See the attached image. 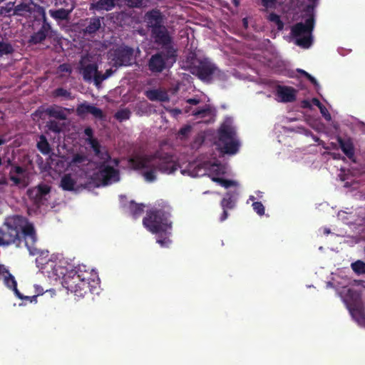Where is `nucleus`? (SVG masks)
I'll list each match as a JSON object with an SVG mask.
<instances>
[{
	"label": "nucleus",
	"mask_w": 365,
	"mask_h": 365,
	"mask_svg": "<svg viewBox=\"0 0 365 365\" xmlns=\"http://www.w3.org/2000/svg\"><path fill=\"white\" fill-rule=\"evenodd\" d=\"M22 238L30 255H36L39 252L36 247L37 235L33 223L27 218L15 215L10 218L0 229V245H15L20 247Z\"/></svg>",
	"instance_id": "f257e3e1"
},
{
	"label": "nucleus",
	"mask_w": 365,
	"mask_h": 365,
	"mask_svg": "<svg viewBox=\"0 0 365 365\" xmlns=\"http://www.w3.org/2000/svg\"><path fill=\"white\" fill-rule=\"evenodd\" d=\"M130 163L136 170L150 169L143 173L145 180L149 182L155 180L156 170L171 174L175 173L179 167L173 155L162 150H158L153 155L131 158Z\"/></svg>",
	"instance_id": "f03ea898"
},
{
	"label": "nucleus",
	"mask_w": 365,
	"mask_h": 365,
	"mask_svg": "<svg viewBox=\"0 0 365 365\" xmlns=\"http://www.w3.org/2000/svg\"><path fill=\"white\" fill-rule=\"evenodd\" d=\"M170 212L171 208L168 205L160 208H152L147 211L143 224L152 233L165 232L172 227V222L170 221Z\"/></svg>",
	"instance_id": "7ed1b4c3"
},
{
	"label": "nucleus",
	"mask_w": 365,
	"mask_h": 365,
	"mask_svg": "<svg viewBox=\"0 0 365 365\" xmlns=\"http://www.w3.org/2000/svg\"><path fill=\"white\" fill-rule=\"evenodd\" d=\"M90 274L82 272L80 268L67 272L63 277L62 285L78 298L83 297L91 292Z\"/></svg>",
	"instance_id": "20e7f679"
},
{
	"label": "nucleus",
	"mask_w": 365,
	"mask_h": 365,
	"mask_svg": "<svg viewBox=\"0 0 365 365\" xmlns=\"http://www.w3.org/2000/svg\"><path fill=\"white\" fill-rule=\"evenodd\" d=\"M177 56V50L174 47L161 49L149 58L148 70L153 73H159L165 69H170L176 62Z\"/></svg>",
	"instance_id": "39448f33"
},
{
	"label": "nucleus",
	"mask_w": 365,
	"mask_h": 365,
	"mask_svg": "<svg viewBox=\"0 0 365 365\" xmlns=\"http://www.w3.org/2000/svg\"><path fill=\"white\" fill-rule=\"evenodd\" d=\"M219 150L221 153L229 155L236 154L240 143L237 138L234 127L228 124H222L218 130Z\"/></svg>",
	"instance_id": "423d86ee"
},
{
	"label": "nucleus",
	"mask_w": 365,
	"mask_h": 365,
	"mask_svg": "<svg viewBox=\"0 0 365 365\" xmlns=\"http://www.w3.org/2000/svg\"><path fill=\"white\" fill-rule=\"evenodd\" d=\"M314 28V19L310 16L305 22H299L292 26V35L296 38V44L303 48H309L313 43L312 31Z\"/></svg>",
	"instance_id": "0eeeda50"
},
{
	"label": "nucleus",
	"mask_w": 365,
	"mask_h": 365,
	"mask_svg": "<svg viewBox=\"0 0 365 365\" xmlns=\"http://www.w3.org/2000/svg\"><path fill=\"white\" fill-rule=\"evenodd\" d=\"M192 69V73L205 82L210 83L215 77L219 79H223L225 77L224 72L208 58L198 60Z\"/></svg>",
	"instance_id": "6e6552de"
},
{
	"label": "nucleus",
	"mask_w": 365,
	"mask_h": 365,
	"mask_svg": "<svg viewBox=\"0 0 365 365\" xmlns=\"http://www.w3.org/2000/svg\"><path fill=\"white\" fill-rule=\"evenodd\" d=\"M133 56L134 49L125 44H121L110 51V58L115 67L131 66Z\"/></svg>",
	"instance_id": "1a4fd4ad"
},
{
	"label": "nucleus",
	"mask_w": 365,
	"mask_h": 365,
	"mask_svg": "<svg viewBox=\"0 0 365 365\" xmlns=\"http://www.w3.org/2000/svg\"><path fill=\"white\" fill-rule=\"evenodd\" d=\"M93 179L98 181L103 185H107L119 180V171L110 165L102 163L99 166L98 170L93 173Z\"/></svg>",
	"instance_id": "9d476101"
},
{
	"label": "nucleus",
	"mask_w": 365,
	"mask_h": 365,
	"mask_svg": "<svg viewBox=\"0 0 365 365\" xmlns=\"http://www.w3.org/2000/svg\"><path fill=\"white\" fill-rule=\"evenodd\" d=\"M4 277V283L9 289H12L15 295L21 299H27L31 302L34 299H36L37 296L34 295L33 297L24 296L17 289V282L14 277L9 272L4 265L0 264V277Z\"/></svg>",
	"instance_id": "9b49d317"
},
{
	"label": "nucleus",
	"mask_w": 365,
	"mask_h": 365,
	"mask_svg": "<svg viewBox=\"0 0 365 365\" xmlns=\"http://www.w3.org/2000/svg\"><path fill=\"white\" fill-rule=\"evenodd\" d=\"M150 31L151 36L154 38L155 43L161 46V49H167L170 47H174L173 44V38L165 25L161 27L152 29Z\"/></svg>",
	"instance_id": "f8f14e48"
},
{
	"label": "nucleus",
	"mask_w": 365,
	"mask_h": 365,
	"mask_svg": "<svg viewBox=\"0 0 365 365\" xmlns=\"http://www.w3.org/2000/svg\"><path fill=\"white\" fill-rule=\"evenodd\" d=\"M239 193L237 190L227 192L220 202L222 212L220 217V221L223 222L228 217V210L235 207Z\"/></svg>",
	"instance_id": "ddd939ff"
},
{
	"label": "nucleus",
	"mask_w": 365,
	"mask_h": 365,
	"mask_svg": "<svg viewBox=\"0 0 365 365\" xmlns=\"http://www.w3.org/2000/svg\"><path fill=\"white\" fill-rule=\"evenodd\" d=\"M164 20L163 14L158 9H151L145 14V21L150 31L164 26Z\"/></svg>",
	"instance_id": "4468645a"
},
{
	"label": "nucleus",
	"mask_w": 365,
	"mask_h": 365,
	"mask_svg": "<svg viewBox=\"0 0 365 365\" xmlns=\"http://www.w3.org/2000/svg\"><path fill=\"white\" fill-rule=\"evenodd\" d=\"M296 90L290 86H279L277 88V96L284 103H290L296 100Z\"/></svg>",
	"instance_id": "2eb2a0df"
},
{
	"label": "nucleus",
	"mask_w": 365,
	"mask_h": 365,
	"mask_svg": "<svg viewBox=\"0 0 365 365\" xmlns=\"http://www.w3.org/2000/svg\"><path fill=\"white\" fill-rule=\"evenodd\" d=\"M51 191V187L47 185H39L35 187L29 189L27 194L29 197L34 199L35 202H39Z\"/></svg>",
	"instance_id": "dca6fc26"
},
{
	"label": "nucleus",
	"mask_w": 365,
	"mask_h": 365,
	"mask_svg": "<svg viewBox=\"0 0 365 365\" xmlns=\"http://www.w3.org/2000/svg\"><path fill=\"white\" fill-rule=\"evenodd\" d=\"M7 163L8 165L11 166V170L9 172V179L14 182L15 185H21L24 180L19 176L25 173V168L21 166L13 164L9 159L7 160Z\"/></svg>",
	"instance_id": "f3484780"
},
{
	"label": "nucleus",
	"mask_w": 365,
	"mask_h": 365,
	"mask_svg": "<svg viewBox=\"0 0 365 365\" xmlns=\"http://www.w3.org/2000/svg\"><path fill=\"white\" fill-rule=\"evenodd\" d=\"M146 97L152 101L168 102L170 101L168 93L160 89H152L145 92Z\"/></svg>",
	"instance_id": "a211bd4d"
},
{
	"label": "nucleus",
	"mask_w": 365,
	"mask_h": 365,
	"mask_svg": "<svg viewBox=\"0 0 365 365\" xmlns=\"http://www.w3.org/2000/svg\"><path fill=\"white\" fill-rule=\"evenodd\" d=\"M337 141L342 152L348 158L352 159L354 157V147L351 140L350 138L344 140L338 137Z\"/></svg>",
	"instance_id": "6ab92c4d"
},
{
	"label": "nucleus",
	"mask_w": 365,
	"mask_h": 365,
	"mask_svg": "<svg viewBox=\"0 0 365 365\" xmlns=\"http://www.w3.org/2000/svg\"><path fill=\"white\" fill-rule=\"evenodd\" d=\"M98 66L96 63H89L81 68V73L86 81H94V78L98 73Z\"/></svg>",
	"instance_id": "aec40b11"
},
{
	"label": "nucleus",
	"mask_w": 365,
	"mask_h": 365,
	"mask_svg": "<svg viewBox=\"0 0 365 365\" xmlns=\"http://www.w3.org/2000/svg\"><path fill=\"white\" fill-rule=\"evenodd\" d=\"M51 31L52 29H47L46 28L43 29V27L41 26L38 31L34 32L30 36L29 42L32 44L41 43L46 38L49 33Z\"/></svg>",
	"instance_id": "412c9836"
},
{
	"label": "nucleus",
	"mask_w": 365,
	"mask_h": 365,
	"mask_svg": "<svg viewBox=\"0 0 365 365\" xmlns=\"http://www.w3.org/2000/svg\"><path fill=\"white\" fill-rule=\"evenodd\" d=\"M71 10L61 8L58 9H50L49 15L57 22L61 21H68Z\"/></svg>",
	"instance_id": "4be33fe9"
},
{
	"label": "nucleus",
	"mask_w": 365,
	"mask_h": 365,
	"mask_svg": "<svg viewBox=\"0 0 365 365\" xmlns=\"http://www.w3.org/2000/svg\"><path fill=\"white\" fill-rule=\"evenodd\" d=\"M66 109L65 108H61L56 106H53L47 108L46 109V113L52 118H54L58 120H66V114L65 113V110Z\"/></svg>",
	"instance_id": "5701e85b"
},
{
	"label": "nucleus",
	"mask_w": 365,
	"mask_h": 365,
	"mask_svg": "<svg viewBox=\"0 0 365 365\" xmlns=\"http://www.w3.org/2000/svg\"><path fill=\"white\" fill-rule=\"evenodd\" d=\"M76 181L71 177V174H65L61 179L60 187L65 191L75 190Z\"/></svg>",
	"instance_id": "b1692460"
},
{
	"label": "nucleus",
	"mask_w": 365,
	"mask_h": 365,
	"mask_svg": "<svg viewBox=\"0 0 365 365\" xmlns=\"http://www.w3.org/2000/svg\"><path fill=\"white\" fill-rule=\"evenodd\" d=\"M115 6V0H98L96 3L91 4V8L97 11L106 10L108 11L112 10Z\"/></svg>",
	"instance_id": "393cba45"
},
{
	"label": "nucleus",
	"mask_w": 365,
	"mask_h": 365,
	"mask_svg": "<svg viewBox=\"0 0 365 365\" xmlns=\"http://www.w3.org/2000/svg\"><path fill=\"white\" fill-rule=\"evenodd\" d=\"M101 26L100 17L91 18L88 26L84 29V33L90 35L94 34L99 30Z\"/></svg>",
	"instance_id": "a878e982"
},
{
	"label": "nucleus",
	"mask_w": 365,
	"mask_h": 365,
	"mask_svg": "<svg viewBox=\"0 0 365 365\" xmlns=\"http://www.w3.org/2000/svg\"><path fill=\"white\" fill-rule=\"evenodd\" d=\"M144 205L141 203H136L135 201L131 200L129 202L128 209L130 215L134 217H138L144 211Z\"/></svg>",
	"instance_id": "bb28decb"
},
{
	"label": "nucleus",
	"mask_w": 365,
	"mask_h": 365,
	"mask_svg": "<svg viewBox=\"0 0 365 365\" xmlns=\"http://www.w3.org/2000/svg\"><path fill=\"white\" fill-rule=\"evenodd\" d=\"M37 148L43 155H47L51 152L50 145L44 135L39 136V140L37 142Z\"/></svg>",
	"instance_id": "cd10ccee"
},
{
	"label": "nucleus",
	"mask_w": 365,
	"mask_h": 365,
	"mask_svg": "<svg viewBox=\"0 0 365 365\" xmlns=\"http://www.w3.org/2000/svg\"><path fill=\"white\" fill-rule=\"evenodd\" d=\"M91 107L92 105L87 103H83L78 105L76 108L77 115H78L81 118L85 117L87 114L90 113Z\"/></svg>",
	"instance_id": "c85d7f7f"
},
{
	"label": "nucleus",
	"mask_w": 365,
	"mask_h": 365,
	"mask_svg": "<svg viewBox=\"0 0 365 365\" xmlns=\"http://www.w3.org/2000/svg\"><path fill=\"white\" fill-rule=\"evenodd\" d=\"M31 11V9L29 4L21 3L15 6L14 10V14L23 16L25 13H30Z\"/></svg>",
	"instance_id": "c756f323"
},
{
	"label": "nucleus",
	"mask_w": 365,
	"mask_h": 365,
	"mask_svg": "<svg viewBox=\"0 0 365 365\" xmlns=\"http://www.w3.org/2000/svg\"><path fill=\"white\" fill-rule=\"evenodd\" d=\"M158 239L157 242L162 247H168L169 245L171 243V240L169 239V237L168 236V231L165 232H160L158 233Z\"/></svg>",
	"instance_id": "7c9ffc66"
},
{
	"label": "nucleus",
	"mask_w": 365,
	"mask_h": 365,
	"mask_svg": "<svg viewBox=\"0 0 365 365\" xmlns=\"http://www.w3.org/2000/svg\"><path fill=\"white\" fill-rule=\"evenodd\" d=\"M267 19L269 21L275 24L278 30H282L284 29V23L282 22V21L280 19V16L278 14L272 12L267 16Z\"/></svg>",
	"instance_id": "2f4dec72"
},
{
	"label": "nucleus",
	"mask_w": 365,
	"mask_h": 365,
	"mask_svg": "<svg viewBox=\"0 0 365 365\" xmlns=\"http://www.w3.org/2000/svg\"><path fill=\"white\" fill-rule=\"evenodd\" d=\"M351 269L357 274H365V262L357 260L351 264Z\"/></svg>",
	"instance_id": "473e14b6"
},
{
	"label": "nucleus",
	"mask_w": 365,
	"mask_h": 365,
	"mask_svg": "<svg viewBox=\"0 0 365 365\" xmlns=\"http://www.w3.org/2000/svg\"><path fill=\"white\" fill-rule=\"evenodd\" d=\"M14 52V48L9 43L0 41V56L11 54Z\"/></svg>",
	"instance_id": "72a5a7b5"
},
{
	"label": "nucleus",
	"mask_w": 365,
	"mask_h": 365,
	"mask_svg": "<svg viewBox=\"0 0 365 365\" xmlns=\"http://www.w3.org/2000/svg\"><path fill=\"white\" fill-rule=\"evenodd\" d=\"M349 309L353 316L357 314L362 319H365V316L363 312L362 306L359 302H356L353 306H351L349 308Z\"/></svg>",
	"instance_id": "f704fd0d"
},
{
	"label": "nucleus",
	"mask_w": 365,
	"mask_h": 365,
	"mask_svg": "<svg viewBox=\"0 0 365 365\" xmlns=\"http://www.w3.org/2000/svg\"><path fill=\"white\" fill-rule=\"evenodd\" d=\"M130 114L131 113L128 109H122L115 113V118L120 122H122L129 119Z\"/></svg>",
	"instance_id": "c9c22d12"
},
{
	"label": "nucleus",
	"mask_w": 365,
	"mask_h": 365,
	"mask_svg": "<svg viewBox=\"0 0 365 365\" xmlns=\"http://www.w3.org/2000/svg\"><path fill=\"white\" fill-rule=\"evenodd\" d=\"M86 142L90 145L92 148L94 155H98L99 153L100 149L102 148L101 145L98 142V139H86Z\"/></svg>",
	"instance_id": "e433bc0d"
},
{
	"label": "nucleus",
	"mask_w": 365,
	"mask_h": 365,
	"mask_svg": "<svg viewBox=\"0 0 365 365\" xmlns=\"http://www.w3.org/2000/svg\"><path fill=\"white\" fill-rule=\"evenodd\" d=\"M53 96L55 97H64L67 99H71V93L63 88H58L53 91Z\"/></svg>",
	"instance_id": "4c0bfd02"
},
{
	"label": "nucleus",
	"mask_w": 365,
	"mask_h": 365,
	"mask_svg": "<svg viewBox=\"0 0 365 365\" xmlns=\"http://www.w3.org/2000/svg\"><path fill=\"white\" fill-rule=\"evenodd\" d=\"M97 158H98L100 160H103V163H108L110 160V155L108 153V151L106 150V148L102 147L101 149L99 150V153L98 155H95Z\"/></svg>",
	"instance_id": "58836bf2"
},
{
	"label": "nucleus",
	"mask_w": 365,
	"mask_h": 365,
	"mask_svg": "<svg viewBox=\"0 0 365 365\" xmlns=\"http://www.w3.org/2000/svg\"><path fill=\"white\" fill-rule=\"evenodd\" d=\"M212 180L214 182H218L219 184H220V185H222V187H224L225 188H228L230 186L236 185V182H235L233 180L224 179V178H213Z\"/></svg>",
	"instance_id": "ea45409f"
},
{
	"label": "nucleus",
	"mask_w": 365,
	"mask_h": 365,
	"mask_svg": "<svg viewBox=\"0 0 365 365\" xmlns=\"http://www.w3.org/2000/svg\"><path fill=\"white\" fill-rule=\"evenodd\" d=\"M88 161V159L86 155L76 153L73 155L72 158V163L73 164H83Z\"/></svg>",
	"instance_id": "a19ab883"
},
{
	"label": "nucleus",
	"mask_w": 365,
	"mask_h": 365,
	"mask_svg": "<svg viewBox=\"0 0 365 365\" xmlns=\"http://www.w3.org/2000/svg\"><path fill=\"white\" fill-rule=\"evenodd\" d=\"M89 114H91L94 118L98 119H103L104 117L103 110L101 108H97L93 105L91 108Z\"/></svg>",
	"instance_id": "79ce46f5"
},
{
	"label": "nucleus",
	"mask_w": 365,
	"mask_h": 365,
	"mask_svg": "<svg viewBox=\"0 0 365 365\" xmlns=\"http://www.w3.org/2000/svg\"><path fill=\"white\" fill-rule=\"evenodd\" d=\"M252 208L259 216H262L264 214V206L261 202H254L252 203Z\"/></svg>",
	"instance_id": "37998d69"
},
{
	"label": "nucleus",
	"mask_w": 365,
	"mask_h": 365,
	"mask_svg": "<svg viewBox=\"0 0 365 365\" xmlns=\"http://www.w3.org/2000/svg\"><path fill=\"white\" fill-rule=\"evenodd\" d=\"M210 113V108L209 106L205 108H198L193 112V115L197 117H205Z\"/></svg>",
	"instance_id": "c03bdc74"
},
{
	"label": "nucleus",
	"mask_w": 365,
	"mask_h": 365,
	"mask_svg": "<svg viewBox=\"0 0 365 365\" xmlns=\"http://www.w3.org/2000/svg\"><path fill=\"white\" fill-rule=\"evenodd\" d=\"M47 126L48 129L56 133H59L61 131V128L58 122L56 120H49Z\"/></svg>",
	"instance_id": "a18cd8bd"
},
{
	"label": "nucleus",
	"mask_w": 365,
	"mask_h": 365,
	"mask_svg": "<svg viewBox=\"0 0 365 365\" xmlns=\"http://www.w3.org/2000/svg\"><path fill=\"white\" fill-rule=\"evenodd\" d=\"M106 79H107V78H106V75H104V73L102 74L101 72L98 71L96 78H94V83L96 86H98Z\"/></svg>",
	"instance_id": "49530a36"
},
{
	"label": "nucleus",
	"mask_w": 365,
	"mask_h": 365,
	"mask_svg": "<svg viewBox=\"0 0 365 365\" xmlns=\"http://www.w3.org/2000/svg\"><path fill=\"white\" fill-rule=\"evenodd\" d=\"M322 115L324 118V119L327 121H330L331 120V116L327 108L323 106L320 108H319Z\"/></svg>",
	"instance_id": "de8ad7c7"
},
{
	"label": "nucleus",
	"mask_w": 365,
	"mask_h": 365,
	"mask_svg": "<svg viewBox=\"0 0 365 365\" xmlns=\"http://www.w3.org/2000/svg\"><path fill=\"white\" fill-rule=\"evenodd\" d=\"M43 29L46 28L47 29H52L50 23L47 20V17L44 10L42 9V25Z\"/></svg>",
	"instance_id": "09e8293b"
},
{
	"label": "nucleus",
	"mask_w": 365,
	"mask_h": 365,
	"mask_svg": "<svg viewBox=\"0 0 365 365\" xmlns=\"http://www.w3.org/2000/svg\"><path fill=\"white\" fill-rule=\"evenodd\" d=\"M262 4L267 9L269 8H274L276 5L277 0H261Z\"/></svg>",
	"instance_id": "8fccbe9b"
},
{
	"label": "nucleus",
	"mask_w": 365,
	"mask_h": 365,
	"mask_svg": "<svg viewBox=\"0 0 365 365\" xmlns=\"http://www.w3.org/2000/svg\"><path fill=\"white\" fill-rule=\"evenodd\" d=\"M58 70L61 71V72H64V73H71V66L68 63H63V64H61L59 66H58Z\"/></svg>",
	"instance_id": "3c124183"
},
{
	"label": "nucleus",
	"mask_w": 365,
	"mask_h": 365,
	"mask_svg": "<svg viewBox=\"0 0 365 365\" xmlns=\"http://www.w3.org/2000/svg\"><path fill=\"white\" fill-rule=\"evenodd\" d=\"M83 133L88 137L86 139H96L93 138V130L91 127H86Z\"/></svg>",
	"instance_id": "603ef678"
},
{
	"label": "nucleus",
	"mask_w": 365,
	"mask_h": 365,
	"mask_svg": "<svg viewBox=\"0 0 365 365\" xmlns=\"http://www.w3.org/2000/svg\"><path fill=\"white\" fill-rule=\"evenodd\" d=\"M307 76H306V78L315 86H319V83L317 82V81L315 79V78H314L312 75H310L309 73V74H307Z\"/></svg>",
	"instance_id": "864d4df0"
},
{
	"label": "nucleus",
	"mask_w": 365,
	"mask_h": 365,
	"mask_svg": "<svg viewBox=\"0 0 365 365\" xmlns=\"http://www.w3.org/2000/svg\"><path fill=\"white\" fill-rule=\"evenodd\" d=\"M187 103L190 104V105H197L199 103H200V100L197 99V98H188L187 100Z\"/></svg>",
	"instance_id": "5fc2aeb1"
},
{
	"label": "nucleus",
	"mask_w": 365,
	"mask_h": 365,
	"mask_svg": "<svg viewBox=\"0 0 365 365\" xmlns=\"http://www.w3.org/2000/svg\"><path fill=\"white\" fill-rule=\"evenodd\" d=\"M312 103L314 106H317L318 108H320L324 105L320 102V101L318 98H312Z\"/></svg>",
	"instance_id": "6e6d98bb"
},
{
	"label": "nucleus",
	"mask_w": 365,
	"mask_h": 365,
	"mask_svg": "<svg viewBox=\"0 0 365 365\" xmlns=\"http://www.w3.org/2000/svg\"><path fill=\"white\" fill-rule=\"evenodd\" d=\"M8 185L7 180L5 178L0 179V191H3V187Z\"/></svg>",
	"instance_id": "4d7b16f0"
},
{
	"label": "nucleus",
	"mask_w": 365,
	"mask_h": 365,
	"mask_svg": "<svg viewBox=\"0 0 365 365\" xmlns=\"http://www.w3.org/2000/svg\"><path fill=\"white\" fill-rule=\"evenodd\" d=\"M113 73V71L111 68L107 69L105 72L104 75H106V78H109Z\"/></svg>",
	"instance_id": "13d9d810"
},
{
	"label": "nucleus",
	"mask_w": 365,
	"mask_h": 365,
	"mask_svg": "<svg viewBox=\"0 0 365 365\" xmlns=\"http://www.w3.org/2000/svg\"><path fill=\"white\" fill-rule=\"evenodd\" d=\"M126 199H127V198H126V196H125V195H120V203L122 204V206H123V207H125V204L124 202H125V201L126 200Z\"/></svg>",
	"instance_id": "bf43d9fd"
},
{
	"label": "nucleus",
	"mask_w": 365,
	"mask_h": 365,
	"mask_svg": "<svg viewBox=\"0 0 365 365\" xmlns=\"http://www.w3.org/2000/svg\"><path fill=\"white\" fill-rule=\"evenodd\" d=\"M169 111L172 113H174V114H180L181 113V110L178 108H174V109H170L169 110Z\"/></svg>",
	"instance_id": "052dcab7"
},
{
	"label": "nucleus",
	"mask_w": 365,
	"mask_h": 365,
	"mask_svg": "<svg viewBox=\"0 0 365 365\" xmlns=\"http://www.w3.org/2000/svg\"><path fill=\"white\" fill-rule=\"evenodd\" d=\"M297 71L305 77L307 76V74H309V73H307V71H305L304 70L301 69V68L297 69Z\"/></svg>",
	"instance_id": "680f3d73"
},
{
	"label": "nucleus",
	"mask_w": 365,
	"mask_h": 365,
	"mask_svg": "<svg viewBox=\"0 0 365 365\" xmlns=\"http://www.w3.org/2000/svg\"><path fill=\"white\" fill-rule=\"evenodd\" d=\"M302 103L304 108H311V104L308 101H304Z\"/></svg>",
	"instance_id": "e2e57ef3"
},
{
	"label": "nucleus",
	"mask_w": 365,
	"mask_h": 365,
	"mask_svg": "<svg viewBox=\"0 0 365 365\" xmlns=\"http://www.w3.org/2000/svg\"><path fill=\"white\" fill-rule=\"evenodd\" d=\"M189 130V128H182L180 130V133L185 135Z\"/></svg>",
	"instance_id": "0e129e2a"
},
{
	"label": "nucleus",
	"mask_w": 365,
	"mask_h": 365,
	"mask_svg": "<svg viewBox=\"0 0 365 365\" xmlns=\"http://www.w3.org/2000/svg\"><path fill=\"white\" fill-rule=\"evenodd\" d=\"M242 23H243V26H244V27H245V29H247V26H248V21H247V19L244 18V19H242Z\"/></svg>",
	"instance_id": "69168bd1"
},
{
	"label": "nucleus",
	"mask_w": 365,
	"mask_h": 365,
	"mask_svg": "<svg viewBox=\"0 0 365 365\" xmlns=\"http://www.w3.org/2000/svg\"><path fill=\"white\" fill-rule=\"evenodd\" d=\"M5 143H6V140L2 138H0V145H4Z\"/></svg>",
	"instance_id": "338daca9"
},
{
	"label": "nucleus",
	"mask_w": 365,
	"mask_h": 365,
	"mask_svg": "<svg viewBox=\"0 0 365 365\" xmlns=\"http://www.w3.org/2000/svg\"><path fill=\"white\" fill-rule=\"evenodd\" d=\"M234 4L236 6L239 5V1L237 0H234Z\"/></svg>",
	"instance_id": "774afa93"
}]
</instances>
